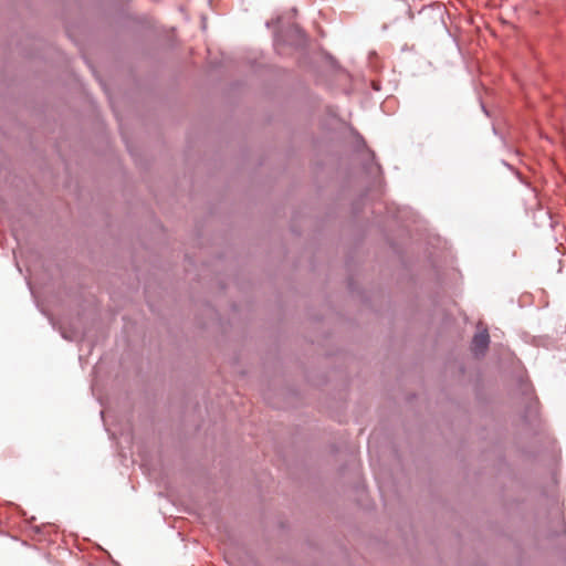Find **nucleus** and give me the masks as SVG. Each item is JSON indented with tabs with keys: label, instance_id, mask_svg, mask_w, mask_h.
I'll return each instance as SVG.
<instances>
[{
	"label": "nucleus",
	"instance_id": "nucleus-1",
	"mask_svg": "<svg viewBox=\"0 0 566 566\" xmlns=\"http://www.w3.org/2000/svg\"><path fill=\"white\" fill-rule=\"evenodd\" d=\"M489 342H490V338H489V334L486 332L476 334L472 340V350L476 355H482L486 350V348L489 346Z\"/></svg>",
	"mask_w": 566,
	"mask_h": 566
}]
</instances>
